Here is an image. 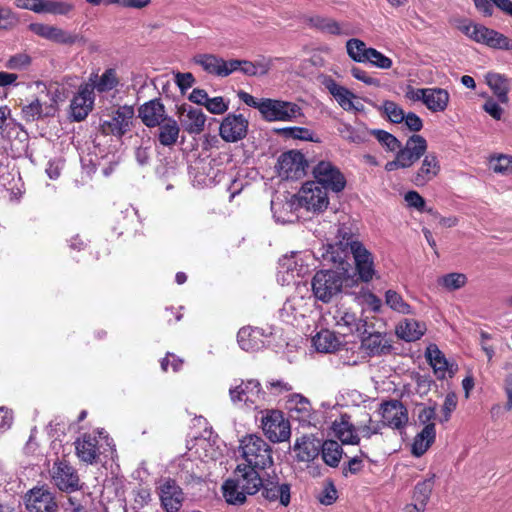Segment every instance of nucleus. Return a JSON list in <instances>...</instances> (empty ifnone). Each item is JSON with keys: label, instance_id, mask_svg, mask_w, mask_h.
Masks as SVG:
<instances>
[{"label": "nucleus", "instance_id": "nucleus-15", "mask_svg": "<svg viewBox=\"0 0 512 512\" xmlns=\"http://www.w3.org/2000/svg\"><path fill=\"white\" fill-rule=\"evenodd\" d=\"M326 191L327 190L314 181L304 183L299 192L300 206L313 212L324 211L329 204Z\"/></svg>", "mask_w": 512, "mask_h": 512}, {"label": "nucleus", "instance_id": "nucleus-3", "mask_svg": "<svg viewBox=\"0 0 512 512\" xmlns=\"http://www.w3.org/2000/svg\"><path fill=\"white\" fill-rule=\"evenodd\" d=\"M457 28L476 43L486 45L493 49L512 50L511 39L484 25L462 20L459 22Z\"/></svg>", "mask_w": 512, "mask_h": 512}, {"label": "nucleus", "instance_id": "nucleus-29", "mask_svg": "<svg viewBox=\"0 0 512 512\" xmlns=\"http://www.w3.org/2000/svg\"><path fill=\"white\" fill-rule=\"evenodd\" d=\"M264 330L258 327H242L237 334L240 348L247 352L258 351L265 346Z\"/></svg>", "mask_w": 512, "mask_h": 512}, {"label": "nucleus", "instance_id": "nucleus-59", "mask_svg": "<svg viewBox=\"0 0 512 512\" xmlns=\"http://www.w3.org/2000/svg\"><path fill=\"white\" fill-rule=\"evenodd\" d=\"M338 498V493L335 485L332 482L326 484L318 496V500L323 505H332Z\"/></svg>", "mask_w": 512, "mask_h": 512}, {"label": "nucleus", "instance_id": "nucleus-18", "mask_svg": "<svg viewBox=\"0 0 512 512\" xmlns=\"http://www.w3.org/2000/svg\"><path fill=\"white\" fill-rule=\"evenodd\" d=\"M248 124L242 114L229 113L220 124L219 134L224 141L235 143L246 137Z\"/></svg>", "mask_w": 512, "mask_h": 512}, {"label": "nucleus", "instance_id": "nucleus-51", "mask_svg": "<svg viewBox=\"0 0 512 512\" xmlns=\"http://www.w3.org/2000/svg\"><path fill=\"white\" fill-rule=\"evenodd\" d=\"M339 135L351 143L360 144L366 141V133L356 130L353 126L346 123H340L337 127Z\"/></svg>", "mask_w": 512, "mask_h": 512}, {"label": "nucleus", "instance_id": "nucleus-40", "mask_svg": "<svg viewBox=\"0 0 512 512\" xmlns=\"http://www.w3.org/2000/svg\"><path fill=\"white\" fill-rule=\"evenodd\" d=\"M320 452L324 463L330 467H338L342 456L343 448L335 440H325L322 442Z\"/></svg>", "mask_w": 512, "mask_h": 512}, {"label": "nucleus", "instance_id": "nucleus-35", "mask_svg": "<svg viewBox=\"0 0 512 512\" xmlns=\"http://www.w3.org/2000/svg\"><path fill=\"white\" fill-rule=\"evenodd\" d=\"M425 330L426 327L423 323H420L415 319H404L396 327V334L399 338L407 342H412L419 340L423 336Z\"/></svg>", "mask_w": 512, "mask_h": 512}, {"label": "nucleus", "instance_id": "nucleus-20", "mask_svg": "<svg viewBox=\"0 0 512 512\" xmlns=\"http://www.w3.org/2000/svg\"><path fill=\"white\" fill-rule=\"evenodd\" d=\"M262 497L269 502H279L287 507L291 501V485L280 483L276 475L263 478V486L260 488Z\"/></svg>", "mask_w": 512, "mask_h": 512}, {"label": "nucleus", "instance_id": "nucleus-43", "mask_svg": "<svg viewBox=\"0 0 512 512\" xmlns=\"http://www.w3.org/2000/svg\"><path fill=\"white\" fill-rule=\"evenodd\" d=\"M310 23L312 26L325 33H329L332 35L347 34L343 30L342 25L331 18L316 16L310 19Z\"/></svg>", "mask_w": 512, "mask_h": 512}, {"label": "nucleus", "instance_id": "nucleus-2", "mask_svg": "<svg viewBox=\"0 0 512 512\" xmlns=\"http://www.w3.org/2000/svg\"><path fill=\"white\" fill-rule=\"evenodd\" d=\"M244 102L259 110L267 121H291L301 115L300 107L289 101L276 98H242Z\"/></svg>", "mask_w": 512, "mask_h": 512}, {"label": "nucleus", "instance_id": "nucleus-50", "mask_svg": "<svg viewBox=\"0 0 512 512\" xmlns=\"http://www.w3.org/2000/svg\"><path fill=\"white\" fill-rule=\"evenodd\" d=\"M467 282V277L463 273H448L438 279V284L448 291H455L462 288Z\"/></svg>", "mask_w": 512, "mask_h": 512}, {"label": "nucleus", "instance_id": "nucleus-42", "mask_svg": "<svg viewBox=\"0 0 512 512\" xmlns=\"http://www.w3.org/2000/svg\"><path fill=\"white\" fill-rule=\"evenodd\" d=\"M93 106L94 98H72L69 116L73 121L80 122L88 116Z\"/></svg>", "mask_w": 512, "mask_h": 512}, {"label": "nucleus", "instance_id": "nucleus-47", "mask_svg": "<svg viewBox=\"0 0 512 512\" xmlns=\"http://www.w3.org/2000/svg\"><path fill=\"white\" fill-rule=\"evenodd\" d=\"M288 409L301 414L303 418L309 417L311 411L310 401L301 394H292L287 401Z\"/></svg>", "mask_w": 512, "mask_h": 512}, {"label": "nucleus", "instance_id": "nucleus-32", "mask_svg": "<svg viewBox=\"0 0 512 512\" xmlns=\"http://www.w3.org/2000/svg\"><path fill=\"white\" fill-rule=\"evenodd\" d=\"M34 34L59 44L71 45L78 40L77 35L48 24H34Z\"/></svg>", "mask_w": 512, "mask_h": 512}, {"label": "nucleus", "instance_id": "nucleus-6", "mask_svg": "<svg viewBox=\"0 0 512 512\" xmlns=\"http://www.w3.org/2000/svg\"><path fill=\"white\" fill-rule=\"evenodd\" d=\"M314 297L324 303L341 292L343 287L342 274L333 270H320L315 273L311 282Z\"/></svg>", "mask_w": 512, "mask_h": 512}, {"label": "nucleus", "instance_id": "nucleus-22", "mask_svg": "<svg viewBox=\"0 0 512 512\" xmlns=\"http://www.w3.org/2000/svg\"><path fill=\"white\" fill-rule=\"evenodd\" d=\"M257 470L259 469L252 466L238 465L234 472V481L247 495L256 494L263 486V478Z\"/></svg>", "mask_w": 512, "mask_h": 512}, {"label": "nucleus", "instance_id": "nucleus-17", "mask_svg": "<svg viewBox=\"0 0 512 512\" xmlns=\"http://www.w3.org/2000/svg\"><path fill=\"white\" fill-rule=\"evenodd\" d=\"M358 336L361 339L362 348L369 356L386 355L392 350V345L386 334L375 330V325L372 322H367V331Z\"/></svg>", "mask_w": 512, "mask_h": 512}, {"label": "nucleus", "instance_id": "nucleus-37", "mask_svg": "<svg viewBox=\"0 0 512 512\" xmlns=\"http://www.w3.org/2000/svg\"><path fill=\"white\" fill-rule=\"evenodd\" d=\"M91 80L94 81L96 91L99 93L110 92L113 89H115L120 83L117 69L112 67L105 69V71L101 75H98L97 73H92Z\"/></svg>", "mask_w": 512, "mask_h": 512}, {"label": "nucleus", "instance_id": "nucleus-5", "mask_svg": "<svg viewBox=\"0 0 512 512\" xmlns=\"http://www.w3.org/2000/svg\"><path fill=\"white\" fill-rule=\"evenodd\" d=\"M240 448L248 466L264 470L273 465L271 446L262 437L247 435L241 440Z\"/></svg>", "mask_w": 512, "mask_h": 512}, {"label": "nucleus", "instance_id": "nucleus-57", "mask_svg": "<svg viewBox=\"0 0 512 512\" xmlns=\"http://www.w3.org/2000/svg\"><path fill=\"white\" fill-rule=\"evenodd\" d=\"M174 84H175V89H179L180 93L182 95H185L186 92L193 86V84L195 83V78L193 76L192 73L190 72H187V73H181V72H177L175 73L174 75V80H173Z\"/></svg>", "mask_w": 512, "mask_h": 512}, {"label": "nucleus", "instance_id": "nucleus-7", "mask_svg": "<svg viewBox=\"0 0 512 512\" xmlns=\"http://www.w3.org/2000/svg\"><path fill=\"white\" fill-rule=\"evenodd\" d=\"M229 395L234 405L248 409H257L259 403L265 399V392L260 382L255 379L241 380L240 384L229 389Z\"/></svg>", "mask_w": 512, "mask_h": 512}, {"label": "nucleus", "instance_id": "nucleus-9", "mask_svg": "<svg viewBox=\"0 0 512 512\" xmlns=\"http://www.w3.org/2000/svg\"><path fill=\"white\" fill-rule=\"evenodd\" d=\"M315 183L321 185L325 190L339 193L346 186V179L343 173L330 161L318 162L312 170Z\"/></svg>", "mask_w": 512, "mask_h": 512}, {"label": "nucleus", "instance_id": "nucleus-54", "mask_svg": "<svg viewBox=\"0 0 512 512\" xmlns=\"http://www.w3.org/2000/svg\"><path fill=\"white\" fill-rule=\"evenodd\" d=\"M366 56L365 63H369L379 69H389L392 67V60L374 48H370Z\"/></svg>", "mask_w": 512, "mask_h": 512}, {"label": "nucleus", "instance_id": "nucleus-60", "mask_svg": "<svg viewBox=\"0 0 512 512\" xmlns=\"http://www.w3.org/2000/svg\"><path fill=\"white\" fill-rule=\"evenodd\" d=\"M30 62V57L27 54H17L6 62L5 67L11 70L22 71L30 66Z\"/></svg>", "mask_w": 512, "mask_h": 512}, {"label": "nucleus", "instance_id": "nucleus-13", "mask_svg": "<svg viewBox=\"0 0 512 512\" xmlns=\"http://www.w3.org/2000/svg\"><path fill=\"white\" fill-rule=\"evenodd\" d=\"M161 507L166 512H179L185 500L183 489L176 480L167 477L159 482L156 487Z\"/></svg>", "mask_w": 512, "mask_h": 512}, {"label": "nucleus", "instance_id": "nucleus-55", "mask_svg": "<svg viewBox=\"0 0 512 512\" xmlns=\"http://www.w3.org/2000/svg\"><path fill=\"white\" fill-rule=\"evenodd\" d=\"M362 458H368V455L363 450H360V456H354L347 464H344L342 468L343 476L348 477L350 474L359 473L364 467Z\"/></svg>", "mask_w": 512, "mask_h": 512}, {"label": "nucleus", "instance_id": "nucleus-11", "mask_svg": "<svg viewBox=\"0 0 512 512\" xmlns=\"http://www.w3.org/2000/svg\"><path fill=\"white\" fill-rule=\"evenodd\" d=\"M261 426L264 434L273 443L284 442L291 435L290 423L279 410H266Z\"/></svg>", "mask_w": 512, "mask_h": 512}, {"label": "nucleus", "instance_id": "nucleus-26", "mask_svg": "<svg viewBox=\"0 0 512 512\" xmlns=\"http://www.w3.org/2000/svg\"><path fill=\"white\" fill-rule=\"evenodd\" d=\"M179 119L182 127L189 134H200L204 130L206 116L199 107L182 106Z\"/></svg>", "mask_w": 512, "mask_h": 512}, {"label": "nucleus", "instance_id": "nucleus-61", "mask_svg": "<svg viewBox=\"0 0 512 512\" xmlns=\"http://www.w3.org/2000/svg\"><path fill=\"white\" fill-rule=\"evenodd\" d=\"M457 407V396L455 393H448L445 396L444 403L442 406L443 417L440 419V422H447L451 417V413Z\"/></svg>", "mask_w": 512, "mask_h": 512}, {"label": "nucleus", "instance_id": "nucleus-1", "mask_svg": "<svg viewBox=\"0 0 512 512\" xmlns=\"http://www.w3.org/2000/svg\"><path fill=\"white\" fill-rule=\"evenodd\" d=\"M338 238L336 243L327 245L326 251L322 253L323 259L346 270L345 264H348L351 255L359 278L363 282L372 280L375 273L372 254L345 228L338 229Z\"/></svg>", "mask_w": 512, "mask_h": 512}, {"label": "nucleus", "instance_id": "nucleus-48", "mask_svg": "<svg viewBox=\"0 0 512 512\" xmlns=\"http://www.w3.org/2000/svg\"><path fill=\"white\" fill-rule=\"evenodd\" d=\"M385 302L394 311H397L402 314L412 313L411 306L408 303H406L402 296L394 290L386 291Z\"/></svg>", "mask_w": 512, "mask_h": 512}, {"label": "nucleus", "instance_id": "nucleus-24", "mask_svg": "<svg viewBox=\"0 0 512 512\" xmlns=\"http://www.w3.org/2000/svg\"><path fill=\"white\" fill-rule=\"evenodd\" d=\"M435 478L436 475L432 473L415 485L413 491L414 502L405 507V512H423L426 509L434 488Z\"/></svg>", "mask_w": 512, "mask_h": 512}, {"label": "nucleus", "instance_id": "nucleus-10", "mask_svg": "<svg viewBox=\"0 0 512 512\" xmlns=\"http://www.w3.org/2000/svg\"><path fill=\"white\" fill-rule=\"evenodd\" d=\"M331 324L334 325L342 336L356 333L365 334L367 331V320L358 318L355 313L343 306H336L329 312Z\"/></svg>", "mask_w": 512, "mask_h": 512}, {"label": "nucleus", "instance_id": "nucleus-23", "mask_svg": "<svg viewBox=\"0 0 512 512\" xmlns=\"http://www.w3.org/2000/svg\"><path fill=\"white\" fill-rule=\"evenodd\" d=\"M280 61H282L281 58L263 55L258 56L252 61L237 59L239 65H236V71H240L250 77H262L267 75L274 68L276 62Z\"/></svg>", "mask_w": 512, "mask_h": 512}, {"label": "nucleus", "instance_id": "nucleus-16", "mask_svg": "<svg viewBox=\"0 0 512 512\" xmlns=\"http://www.w3.org/2000/svg\"><path fill=\"white\" fill-rule=\"evenodd\" d=\"M193 63L200 66L202 70L217 77H227L236 71L239 65L237 59L224 60L214 54H197L193 57Z\"/></svg>", "mask_w": 512, "mask_h": 512}, {"label": "nucleus", "instance_id": "nucleus-34", "mask_svg": "<svg viewBox=\"0 0 512 512\" xmlns=\"http://www.w3.org/2000/svg\"><path fill=\"white\" fill-rule=\"evenodd\" d=\"M156 127L158 130L155 134V138L160 145L170 148L177 143L180 134V126L174 118L169 116L165 121L161 122V124L156 125Z\"/></svg>", "mask_w": 512, "mask_h": 512}, {"label": "nucleus", "instance_id": "nucleus-33", "mask_svg": "<svg viewBox=\"0 0 512 512\" xmlns=\"http://www.w3.org/2000/svg\"><path fill=\"white\" fill-rule=\"evenodd\" d=\"M440 165L437 157L430 153L424 156L420 168L415 172L411 181L418 187H422L437 176Z\"/></svg>", "mask_w": 512, "mask_h": 512}, {"label": "nucleus", "instance_id": "nucleus-31", "mask_svg": "<svg viewBox=\"0 0 512 512\" xmlns=\"http://www.w3.org/2000/svg\"><path fill=\"white\" fill-rule=\"evenodd\" d=\"M331 428L335 437L342 444L358 445L360 443V437L355 426L351 423V417L348 414H341L339 419L333 421Z\"/></svg>", "mask_w": 512, "mask_h": 512}, {"label": "nucleus", "instance_id": "nucleus-12", "mask_svg": "<svg viewBox=\"0 0 512 512\" xmlns=\"http://www.w3.org/2000/svg\"><path fill=\"white\" fill-rule=\"evenodd\" d=\"M51 478L59 490L71 493L81 489L76 469L65 459L57 458L51 469Z\"/></svg>", "mask_w": 512, "mask_h": 512}, {"label": "nucleus", "instance_id": "nucleus-52", "mask_svg": "<svg viewBox=\"0 0 512 512\" xmlns=\"http://www.w3.org/2000/svg\"><path fill=\"white\" fill-rule=\"evenodd\" d=\"M370 134L373 135L378 142L390 152H395L401 147V142L394 135L385 130L374 129L370 131Z\"/></svg>", "mask_w": 512, "mask_h": 512}, {"label": "nucleus", "instance_id": "nucleus-30", "mask_svg": "<svg viewBox=\"0 0 512 512\" xmlns=\"http://www.w3.org/2000/svg\"><path fill=\"white\" fill-rule=\"evenodd\" d=\"M76 455L80 461L92 465L97 463L99 458L98 440L91 434H83L75 441Z\"/></svg>", "mask_w": 512, "mask_h": 512}, {"label": "nucleus", "instance_id": "nucleus-49", "mask_svg": "<svg viewBox=\"0 0 512 512\" xmlns=\"http://www.w3.org/2000/svg\"><path fill=\"white\" fill-rule=\"evenodd\" d=\"M198 105H203L213 114H222L227 111L229 103L224 98H188Z\"/></svg>", "mask_w": 512, "mask_h": 512}, {"label": "nucleus", "instance_id": "nucleus-45", "mask_svg": "<svg viewBox=\"0 0 512 512\" xmlns=\"http://www.w3.org/2000/svg\"><path fill=\"white\" fill-rule=\"evenodd\" d=\"M486 83L491 88L495 96H506L509 92V81L499 73H488Z\"/></svg>", "mask_w": 512, "mask_h": 512}, {"label": "nucleus", "instance_id": "nucleus-27", "mask_svg": "<svg viewBox=\"0 0 512 512\" xmlns=\"http://www.w3.org/2000/svg\"><path fill=\"white\" fill-rule=\"evenodd\" d=\"M425 355L438 379H444L447 373L450 377L455 374L457 368L448 362L444 353L436 344H430L426 349Z\"/></svg>", "mask_w": 512, "mask_h": 512}, {"label": "nucleus", "instance_id": "nucleus-56", "mask_svg": "<svg viewBox=\"0 0 512 512\" xmlns=\"http://www.w3.org/2000/svg\"><path fill=\"white\" fill-rule=\"evenodd\" d=\"M151 0H86V2L92 5H99L102 2L106 4H117L126 8H136L141 9L146 7Z\"/></svg>", "mask_w": 512, "mask_h": 512}, {"label": "nucleus", "instance_id": "nucleus-14", "mask_svg": "<svg viewBox=\"0 0 512 512\" xmlns=\"http://www.w3.org/2000/svg\"><path fill=\"white\" fill-rule=\"evenodd\" d=\"M307 161L305 156L295 150L284 152L277 162L279 176L284 179L297 180L306 174Z\"/></svg>", "mask_w": 512, "mask_h": 512}, {"label": "nucleus", "instance_id": "nucleus-8", "mask_svg": "<svg viewBox=\"0 0 512 512\" xmlns=\"http://www.w3.org/2000/svg\"><path fill=\"white\" fill-rule=\"evenodd\" d=\"M436 417V407H424L419 411L418 420L424 425L412 444L411 452L415 457H421L434 443L436 437L435 424L431 421Z\"/></svg>", "mask_w": 512, "mask_h": 512}, {"label": "nucleus", "instance_id": "nucleus-41", "mask_svg": "<svg viewBox=\"0 0 512 512\" xmlns=\"http://www.w3.org/2000/svg\"><path fill=\"white\" fill-rule=\"evenodd\" d=\"M222 493L229 505L240 506L246 502L247 493L244 492L233 478L227 479L222 485Z\"/></svg>", "mask_w": 512, "mask_h": 512}, {"label": "nucleus", "instance_id": "nucleus-39", "mask_svg": "<svg viewBox=\"0 0 512 512\" xmlns=\"http://www.w3.org/2000/svg\"><path fill=\"white\" fill-rule=\"evenodd\" d=\"M71 3L55 0H34V13H48L53 15H66L72 11Z\"/></svg>", "mask_w": 512, "mask_h": 512}, {"label": "nucleus", "instance_id": "nucleus-21", "mask_svg": "<svg viewBox=\"0 0 512 512\" xmlns=\"http://www.w3.org/2000/svg\"><path fill=\"white\" fill-rule=\"evenodd\" d=\"M426 150V139L421 135L413 134L407 139L405 145H401L395 152L403 168H409L425 155Z\"/></svg>", "mask_w": 512, "mask_h": 512}, {"label": "nucleus", "instance_id": "nucleus-58", "mask_svg": "<svg viewBox=\"0 0 512 512\" xmlns=\"http://www.w3.org/2000/svg\"><path fill=\"white\" fill-rule=\"evenodd\" d=\"M383 109L389 120L393 123H401L404 119L403 110L394 102L385 100Z\"/></svg>", "mask_w": 512, "mask_h": 512}, {"label": "nucleus", "instance_id": "nucleus-28", "mask_svg": "<svg viewBox=\"0 0 512 512\" xmlns=\"http://www.w3.org/2000/svg\"><path fill=\"white\" fill-rule=\"evenodd\" d=\"M321 444V441L312 435H303L297 438L293 446L296 460L299 462L313 461L320 453Z\"/></svg>", "mask_w": 512, "mask_h": 512}, {"label": "nucleus", "instance_id": "nucleus-63", "mask_svg": "<svg viewBox=\"0 0 512 512\" xmlns=\"http://www.w3.org/2000/svg\"><path fill=\"white\" fill-rule=\"evenodd\" d=\"M421 100L422 103L432 112L444 111L449 102V98H415Z\"/></svg>", "mask_w": 512, "mask_h": 512}, {"label": "nucleus", "instance_id": "nucleus-4", "mask_svg": "<svg viewBox=\"0 0 512 512\" xmlns=\"http://www.w3.org/2000/svg\"><path fill=\"white\" fill-rule=\"evenodd\" d=\"M135 111L133 106L111 107L102 112L99 129L104 135L121 138L131 128Z\"/></svg>", "mask_w": 512, "mask_h": 512}, {"label": "nucleus", "instance_id": "nucleus-19", "mask_svg": "<svg viewBox=\"0 0 512 512\" xmlns=\"http://www.w3.org/2000/svg\"><path fill=\"white\" fill-rule=\"evenodd\" d=\"M380 414L382 417V426L392 429H401L408 422V411L399 400L385 401L380 405Z\"/></svg>", "mask_w": 512, "mask_h": 512}, {"label": "nucleus", "instance_id": "nucleus-38", "mask_svg": "<svg viewBox=\"0 0 512 512\" xmlns=\"http://www.w3.org/2000/svg\"><path fill=\"white\" fill-rule=\"evenodd\" d=\"M54 494L48 488L34 487V512H57Z\"/></svg>", "mask_w": 512, "mask_h": 512}, {"label": "nucleus", "instance_id": "nucleus-64", "mask_svg": "<svg viewBox=\"0 0 512 512\" xmlns=\"http://www.w3.org/2000/svg\"><path fill=\"white\" fill-rule=\"evenodd\" d=\"M18 22L15 14L6 7H0V29H10Z\"/></svg>", "mask_w": 512, "mask_h": 512}, {"label": "nucleus", "instance_id": "nucleus-36", "mask_svg": "<svg viewBox=\"0 0 512 512\" xmlns=\"http://www.w3.org/2000/svg\"><path fill=\"white\" fill-rule=\"evenodd\" d=\"M312 343L317 351L322 353H332L336 351L341 341L333 331L322 329L313 338Z\"/></svg>", "mask_w": 512, "mask_h": 512}, {"label": "nucleus", "instance_id": "nucleus-44", "mask_svg": "<svg viewBox=\"0 0 512 512\" xmlns=\"http://www.w3.org/2000/svg\"><path fill=\"white\" fill-rule=\"evenodd\" d=\"M371 47H367L366 44L357 38L349 39L346 42L347 54L351 59L359 63H365L366 55Z\"/></svg>", "mask_w": 512, "mask_h": 512}, {"label": "nucleus", "instance_id": "nucleus-46", "mask_svg": "<svg viewBox=\"0 0 512 512\" xmlns=\"http://www.w3.org/2000/svg\"><path fill=\"white\" fill-rule=\"evenodd\" d=\"M321 87L331 96H355L347 88L337 83L333 78L326 75H321L318 78Z\"/></svg>", "mask_w": 512, "mask_h": 512}, {"label": "nucleus", "instance_id": "nucleus-25", "mask_svg": "<svg viewBox=\"0 0 512 512\" xmlns=\"http://www.w3.org/2000/svg\"><path fill=\"white\" fill-rule=\"evenodd\" d=\"M161 98H152L139 108V117L148 128L156 127L169 117L165 106L160 102Z\"/></svg>", "mask_w": 512, "mask_h": 512}, {"label": "nucleus", "instance_id": "nucleus-53", "mask_svg": "<svg viewBox=\"0 0 512 512\" xmlns=\"http://www.w3.org/2000/svg\"><path fill=\"white\" fill-rule=\"evenodd\" d=\"M490 167L495 173L502 175L512 174V156L500 154L490 159Z\"/></svg>", "mask_w": 512, "mask_h": 512}, {"label": "nucleus", "instance_id": "nucleus-62", "mask_svg": "<svg viewBox=\"0 0 512 512\" xmlns=\"http://www.w3.org/2000/svg\"><path fill=\"white\" fill-rule=\"evenodd\" d=\"M155 88L158 90L160 96H171L175 93V84L173 80L167 77H159L154 82Z\"/></svg>", "mask_w": 512, "mask_h": 512}]
</instances>
